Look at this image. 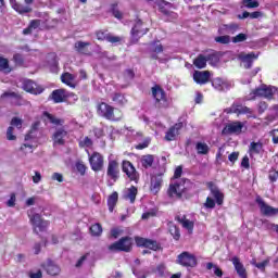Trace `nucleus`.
Listing matches in <instances>:
<instances>
[{
	"label": "nucleus",
	"instance_id": "nucleus-1",
	"mask_svg": "<svg viewBox=\"0 0 278 278\" xmlns=\"http://www.w3.org/2000/svg\"><path fill=\"white\" fill-rule=\"evenodd\" d=\"M187 184H189L188 180L173 179L167 189V195L169 199H181L186 192Z\"/></svg>",
	"mask_w": 278,
	"mask_h": 278
},
{
	"label": "nucleus",
	"instance_id": "nucleus-2",
	"mask_svg": "<svg viewBox=\"0 0 278 278\" xmlns=\"http://www.w3.org/2000/svg\"><path fill=\"white\" fill-rule=\"evenodd\" d=\"M28 217L30 220V224L33 225L34 231L38 233H45L47 231V228L49 227V222L42 219L40 214L34 213V208L28 211Z\"/></svg>",
	"mask_w": 278,
	"mask_h": 278
},
{
	"label": "nucleus",
	"instance_id": "nucleus-3",
	"mask_svg": "<svg viewBox=\"0 0 278 278\" xmlns=\"http://www.w3.org/2000/svg\"><path fill=\"white\" fill-rule=\"evenodd\" d=\"M132 244L134 239L131 237H123L118 241L109 245V251H112V253H118L121 251H124V253H129Z\"/></svg>",
	"mask_w": 278,
	"mask_h": 278
},
{
	"label": "nucleus",
	"instance_id": "nucleus-4",
	"mask_svg": "<svg viewBox=\"0 0 278 278\" xmlns=\"http://www.w3.org/2000/svg\"><path fill=\"white\" fill-rule=\"evenodd\" d=\"M108 186H114L121 177V169H118V162L116 160H109L106 168Z\"/></svg>",
	"mask_w": 278,
	"mask_h": 278
},
{
	"label": "nucleus",
	"instance_id": "nucleus-5",
	"mask_svg": "<svg viewBox=\"0 0 278 278\" xmlns=\"http://www.w3.org/2000/svg\"><path fill=\"white\" fill-rule=\"evenodd\" d=\"M128 131V136H130V142H139L135 146V149L138 151H142V149H147L149 144H151V138L148 137L142 140V132L132 129H129Z\"/></svg>",
	"mask_w": 278,
	"mask_h": 278
},
{
	"label": "nucleus",
	"instance_id": "nucleus-6",
	"mask_svg": "<svg viewBox=\"0 0 278 278\" xmlns=\"http://www.w3.org/2000/svg\"><path fill=\"white\" fill-rule=\"evenodd\" d=\"M142 20H135V24L130 30L132 42H138L142 36H147L149 34V28H142Z\"/></svg>",
	"mask_w": 278,
	"mask_h": 278
},
{
	"label": "nucleus",
	"instance_id": "nucleus-7",
	"mask_svg": "<svg viewBox=\"0 0 278 278\" xmlns=\"http://www.w3.org/2000/svg\"><path fill=\"white\" fill-rule=\"evenodd\" d=\"M97 112L102 118H105L106 121H118V117L114 115V106L105 102H102L98 105Z\"/></svg>",
	"mask_w": 278,
	"mask_h": 278
},
{
	"label": "nucleus",
	"instance_id": "nucleus-8",
	"mask_svg": "<svg viewBox=\"0 0 278 278\" xmlns=\"http://www.w3.org/2000/svg\"><path fill=\"white\" fill-rule=\"evenodd\" d=\"M277 92V88L273 86L262 85L261 87L256 88L252 92L251 99H255V97H263L264 99H273V96Z\"/></svg>",
	"mask_w": 278,
	"mask_h": 278
},
{
	"label": "nucleus",
	"instance_id": "nucleus-9",
	"mask_svg": "<svg viewBox=\"0 0 278 278\" xmlns=\"http://www.w3.org/2000/svg\"><path fill=\"white\" fill-rule=\"evenodd\" d=\"M177 263L185 268H194L197 266V256L190 252H182L178 255Z\"/></svg>",
	"mask_w": 278,
	"mask_h": 278
},
{
	"label": "nucleus",
	"instance_id": "nucleus-10",
	"mask_svg": "<svg viewBox=\"0 0 278 278\" xmlns=\"http://www.w3.org/2000/svg\"><path fill=\"white\" fill-rule=\"evenodd\" d=\"M87 155L89 157V164L91 166V169H93L96 173H99V170L103 169V155L99 152H93L90 154V151L86 150Z\"/></svg>",
	"mask_w": 278,
	"mask_h": 278
},
{
	"label": "nucleus",
	"instance_id": "nucleus-11",
	"mask_svg": "<svg viewBox=\"0 0 278 278\" xmlns=\"http://www.w3.org/2000/svg\"><path fill=\"white\" fill-rule=\"evenodd\" d=\"M164 52V46H162L160 43V41H154V42H151L150 46H149V53H150V58L152 60H157L159 62H168V59H161L159 56L160 53H163Z\"/></svg>",
	"mask_w": 278,
	"mask_h": 278
},
{
	"label": "nucleus",
	"instance_id": "nucleus-12",
	"mask_svg": "<svg viewBox=\"0 0 278 278\" xmlns=\"http://www.w3.org/2000/svg\"><path fill=\"white\" fill-rule=\"evenodd\" d=\"M242 129H244V123L232 122V123L226 125V127L223 129L222 134L224 136H231V134H236L237 136H240V134H242Z\"/></svg>",
	"mask_w": 278,
	"mask_h": 278
},
{
	"label": "nucleus",
	"instance_id": "nucleus-13",
	"mask_svg": "<svg viewBox=\"0 0 278 278\" xmlns=\"http://www.w3.org/2000/svg\"><path fill=\"white\" fill-rule=\"evenodd\" d=\"M135 242L137 247H144V249H150L151 251H157L160 250V243L155 240L142 238V237H136Z\"/></svg>",
	"mask_w": 278,
	"mask_h": 278
},
{
	"label": "nucleus",
	"instance_id": "nucleus-14",
	"mask_svg": "<svg viewBox=\"0 0 278 278\" xmlns=\"http://www.w3.org/2000/svg\"><path fill=\"white\" fill-rule=\"evenodd\" d=\"M22 88L30 94H42V92H45V89L41 86H38V84L30 79H25Z\"/></svg>",
	"mask_w": 278,
	"mask_h": 278
},
{
	"label": "nucleus",
	"instance_id": "nucleus-15",
	"mask_svg": "<svg viewBox=\"0 0 278 278\" xmlns=\"http://www.w3.org/2000/svg\"><path fill=\"white\" fill-rule=\"evenodd\" d=\"M181 129H184V122L176 123L165 132V140L167 142L177 140V136H179V131H181Z\"/></svg>",
	"mask_w": 278,
	"mask_h": 278
},
{
	"label": "nucleus",
	"instance_id": "nucleus-16",
	"mask_svg": "<svg viewBox=\"0 0 278 278\" xmlns=\"http://www.w3.org/2000/svg\"><path fill=\"white\" fill-rule=\"evenodd\" d=\"M256 203L261 210V214H263V216H276L278 208H275L268 204H266V202H264V200L261 197L256 198Z\"/></svg>",
	"mask_w": 278,
	"mask_h": 278
},
{
	"label": "nucleus",
	"instance_id": "nucleus-17",
	"mask_svg": "<svg viewBox=\"0 0 278 278\" xmlns=\"http://www.w3.org/2000/svg\"><path fill=\"white\" fill-rule=\"evenodd\" d=\"M122 170L125 173V175H127L130 181H138V172L131 162L123 161Z\"/></svg>",
	"mask_w": 278,
	"mask_h": 278
},
{
	"label": "nucleus",
	"instance_id": "nucleus-18",
	"mask_svg": "<svg viewBox=\"0 0 278 278\" xmlns=\"http://www.w3.org/2000/svg\"><path fill=\"white\" fill-rule=\"evenodd\" d=\"M36 147H38V139H31V134H27L25 136V142L21 147V151H23L24 155H27V153H34Z\"/></svg>",
	"mask_w": 278,
	"mask_h": 278
},
{
	"label": "nucleus",
	"instance_id": "nucleus-19",
	"mask_svg": "<svg viewBox=\"0 0 278 278\" xmlns=\"http://www.w3.org/2000/svg\"><path fill=\"white\" fill-rule=\"evenodd\" d=\"M68 138V131L64 128H59L52 135V141L54 146L62 147L65 144L66 139Z\"/></svg>",
	"mask_w": 278,
	"mask_h": 278
},
{
	"label": "nucleus",
	"instance_id": "nucleus-20",
	"mask_svg": "<svg viewBox=\"0 0 278 278\" xmlns=\"http://www.w3.org/2000/svg\"><path fill=\"white\" fill-rule=\"evenodd\" d=\"M206 186H207L208 190L211 191L212 197L215 199V202L217 203V205H223L225 195L223 194V192H220V190L218 189L216 184H214V181H208V182H206Z\"/></svg>",
	"mask_w": 278,
	"mask_h": 278
},
{
	"label": "nucleus",
	"instance_id": "nucleus-21",
	"mask_svg": "<svg viewBox=\"0 0 278 278\" xmlns=\"http://www.w3.org/2000/svg\"><path fill=\"white\" fill-rule=\"evenodd\" d=\"M212 86L215 90H218V92H225L227 90H230V88L233 86L231 81L223 78H214L212 80Z\"/></svg>",
	"mask_w": 278,
	"mask_h": 278
},
{
	"label": "nucleus",
	"instance_id": "nucleus-22",
	"mask_svg": "<svg viewBox=\"0 0 278 278\" xmlns=\"http://www.w3.org/2000/svg\"><path fill=\"white\" fill-rule=\"evenodd\" d=\"M71 97V92L66 91V89H56L53 90L50 98L54 103H64Z\"/></svg>",
	"mask_w": 278,
	"mask_h": 278
},
{
	"label": "nucleus",
	"instance_id": "nucleus-23",
	"mask_svg": "<svg viewBox=\"0 0 278 278\" xmlns=\"http://www.w3.org/2000/svg\"><path fill=\"white\" fill-rule=\"evenodd\" d=\"M152 97L155 99L156 103L166 106V92L160 86H154L152 88Z\"/></svg>",
	"mask_w": 278,
	"mask_h": 278
},
{
	"label": "nucleus",
	"instance_id": "nucleus-24",
	"mask_svg": "<svg viewBox=\"0 0 278 278\" xmlns=\"http://www.w3.org/2000/svg\"><path fill=\"white\" fill-rule=\"evenodd\" d=\"M238 60H240V62L243 64V68H251V66H253V62L257 60V54H255V52L248 54L240 53L238 55Z\"/></svg>",
	"mask_w": 278,
	"mask_h": 278
},
{
	"label": "nucleus",
	"instance_id": "nucleus-25",
	"mask_svg": "<svg viewBox=\"0 0 278 278\" xmlns=\"http://www.w3.org/2000/svg\"><path fill=\"white\" fill-rule=\"evenodd\" d=\"M237 31H240V24H236V23L223 24L218 28L219 35H233V34H237Z\"/></svg>",
	"mask_w": 278,
	"mask_h": 278
},
{
	"label": "nucleus",
	"instance_id": "nucleus-26",
	"mask_svg": "<svg viewBox=\"0 0 278 278\" xmlns=\"http://www.w3.org/2000/svg\"><path fill=\"white\" fill-rule=\"evenodd\" d=\"M163 181L164 180L162 179V174L153 175L151 177L150 191L152 192V194H157V192L162 190Z\"/></svg>",
	"mask_w": 278,
	"mask_h": 278
},
{
	"label": "nucleus",
	"instance_id": "nucleus-27",
	"mask_svg": "<svg viewBox=\"0 0 278 278\" xmlns=\"http://www.w3.org/2000/svg\"><path fill=\"white\" fill-rule=\"evenodd\" d=\"M230 262L232 263L235 270L240 278H248L247 268H244V264L240 262L238 256H233Z\"/></svg>",
	"mask_w": 278,
	"mask_h": 278
},
{
	"label": "nucleus",
	"instance_id": "nucleus-28",
	"mask_svg": "<svg viewBox=\"0 0 278 278\" xmlns=\"http://www.w3.org/2000/svg\"><path fill=\"white\" fill-rule=\"evenodd\" d=\"M250 157L264 153V143L262 141H252L249 146Z\"/></svg>",
	"mask_w": 278,
	"mask_h": 278
},
{
	"label": "nucleus",
	"instance_id": "nucleus-29",
	"mask_svg": "<svg viewBox=\"0 0 278 278\" xmlns=\"http://www.w3.org/2000/svg\"><path fill=\"white\" fill-rule=\"evenodd\" d=\"M193 81H195V84H200L201 86H203V84H207V81H210V73L207 71H195L193 73Z\"/></svg>",
	"mask_w": 278,
	"mask_h": 278
},
{
	"label": "nucleus",
	"instance_id": "nucleus-30",
	"mask_svg": "<svg viewBox=\"0 0 278 278\" xmlns=\"http://www.w3.org/2000/svg\"><path fill=\"white\" fill-rule=\"evenodd\" d=\"M227 114H252L253 111L249 106L233 104L230 109H226Z\"/></svg>",
	"mask_w": 278,
	"mask_h": 278
},
{
	"label": "nucleus",
	"instance_id": "nucleus-31",
	"mask_svg": "<svg viewBox=\"0 0 278 278\" xmlns=\"http://www.w3.org/2000/svg\"><path fill=\"white\" fill-rule=\"evenodd\" d=\"M43 268H46V271L48 275H51L52 277H55V275H60V267L53 263V261L48 260L47 264H43Z\"/></svg>",
	"mask_w": 278,
	"mask_h": 278
},
{
	"label": "nucleus",
	"instance_id": "nucleus-32",
	"mask_svg": "<svg viewBox=\"0 0 278 278\" xmlns=\"http://www.w3.org/2000/svg\"><path fill=\"white\" fill-rule=\"evenodd\" d=\"M74 47L77 53H80L81 55H90V50H88V47H90V42L77 41Z\"/></svg>",
	"mask_w": 278,
	"mask_h": 278
},
{
	"label": "nucleus",
	"instance_id": "nucleus-33",
	"mask_svg": "<svg viewBox=\"0 0 278 278\" xmlns=\"http://www.w3.org/2000/svg\"><path fill=\"white\" fill-rule=\"evenodd\" d=\"M48 64L52 73H58V54L51 52L47 55Z\"/></svg>",
	"mask_w": 278,
	"mask_h": 278
},
{
	"label": "nucleus",
	"instance_id": "nucleus-34",
	"mask_svg": "<svg viewBox=\"0 0 278 278\" xmlns=\"http://www.w3.org/2000/svg\"><path fill=\"white\" fill-rule=\"evenodd\" d=\"M136 197H138V188L131 186L130 188L126 189L124 199L130 201V203H136Z\"/></svg>",
	"mask_w": 278,
	"mask_h": 278
},
{
	"label": "nucleus",
	"instance_id": "nucleus-35",
	"mask_svg": "<svg viewBox=\"0 0 278 278\" xmlns=\"http://www.w3.org/2000/svg\"><path fill=\"white\" fill-rule=\"evenodd\" d=\"M43 118L46 123H51L52 125H64V119L58 118L49 112H43Z\"/></svg>",
	"mask_w": 278,
	"mask_h": 278
},
{
	"label": "nucleus",
	"instance_id": "nucleus-36",
	"mask_svg": "<svg viewBox=\"0 0 278 278\" xmlns=\"http://www.w3.org/2000/svg\"><path fill=\"white\" fill-rule=\"evenodd\" d=\"M178 223L182 225L184 229H187L189 233H192V230L194 229V222L187 219L186 216L182 217H176Z\"/></svg>",
	"mask_w": 278,
	"mask_h": 278
},
{
	"label": "nucleus",
	"instance_id": "nucleus-37",
	"mask_svg": "<svg viewBox=\"0 0 278 278\" xmlns=\"http://www.w3.org/2000/svg\"><path fill=\"white\" fill-rule=\"evenodd\" d=\"M116 203H118V192L114 191L108 198V207L110 212H114V208L116 207Z\"/></svg>",
	"mask_w": 278,
	"mask_h": 278
},
{
	"label": "nucleus",
	"instance_id": "nucleus-38",
	"mask_svg": "<svg viewBox=\"0 0 278 278\" xmlns=\"http://www.w3.org/2000/svg\"><path fill=\"white\" fill-rule=\"evenodd\" d=\"M193 66L195 68H205L207 66V56L200 54L198 58L194 59L193 61Z\"/></svg>",
	"mask_w": 278,
	"mask_h": 278
},
{
	"label": "nucleus",
	"instance_id": "nucleus-39",
	"mask_svg": "<svg viewBox=\"0 0 278 278\" xmlns=\"http://www.w3.org/2000/svg\"><path fill=\"white\" fill-rule=\"evenodd\" d=\"M5 97L11 98V103H13V105H24L25 103V100H23V98L16 93H3L2 99Z\"/></svg>",
	"mask_w": 278,
	"mask_h": 278
},
{
	"label": "nucleus",
	"instance_id": "nucleus-40",
	"mask_svg": "<svg viewBox=\"0 0 278 278\" xmlns=\"http://www.w3.org/2000/svg\"><path fill=\"white\" fill-rule=\"evenodd\" d=\"M61 81L66 86H70V88H75V76H73L71 73L63 74L61 76Z\"/></svg>",
	"mask_w": 278,
	"mask_h": 278
},
{
	"label": "nucleus",
	"instance_id": "nucleus-41",
	"mask_svg": "<svg viewBox=\"0 0 278 278\" xmlns=\"http://www.w3.org/2000/svg\"><path fill=\"white\" fill-rule=\"evenodd\" d=\"M195 151L198 155H207L210 153V146L205 142H198L195 144Z\"/></svg>",
	"mask_w": 278,
	"mask_h": 278
},
{
	"label": "nucleus",
	"instance_id": "nucleus-42",
	"mask_svg": "<svg viewBox=\"0 0 278 278\" xmlns=\"http://www.w3.org/2000/svg\"><path fill=\"white\" fill-rule=\"evenodd\" d=\"M153 162H155V157L151 154H147L141 157V165L143 168H151V166H153Z\"/></svg>",
	"mask_w": 278,
	"mask_h": 278
},
{
	"label": "nucleus",
	"instance_id": "nucleus-43",
	"mask_svg": "<svg viewBox=\"0 0 278 278\" xmlns=\"http://www.w3.org/2000/svg\"><path fill=\"white\" fill-rule=\"evenodd\" d=\"M38 27H40V20L30 21L28 27L23 30L24 36H28V34H31L33 29H38Z\"/></svg>",
	"mask_w": 278,
	"mask_h": 278
},
{
	"label": "nucleus",
	"instance_id": "nucleus-44",
	"mask_svg": "<svg viewBox=\"0 0 278 278\" xmlns=\"http://www.w3.org/2000/svg\"><path fill=\"white\" fill-rule=\"evenodd\" d=\"M89 231L91 236L99 238V236L103 233V227L101 226V224L97 223L89 228Z\"/></svg>",
	"mask_w": 278,
	"mask_h": 278
},
{
	"label": "nucleus",
	"instance_id": "nucleus-45",
	"mask_svg": "<svg viewBox=\"0 0 278 278\" xmlns=\"http://www.w3.org/2000/svg\"><path fill=\"white\" fill-rule=\"evenodd\" d=\"M132 274L135 275V277L137 278H147L150 275V271L144 268V269H138L136 267H132Z\"/></svg>",
	"mask_w": 278,
	"mask_h": 278
},
{
	"label": "nucleus",
	"instance_id": "nucleus-46",
	"mask_svg": "<svg viewBox=\"0 0 278 278\" xmlns=\"http://www.w3.org/2000/svg\"><path fill=\"white\" fill-rule=\"evenodd\" d=\"M168 230L169 233L173 236L174 240H179L181 235L179 233V228H177L176 225H174L173 223H168Z\"/></svg>",
	"mask_w": 278,
	"mask_h": 278
},
{
	"label": "nucleus",
	"instance_id": "nucleus-47",
	"mask_svg": "<svg viewBox=\"0 0 278 278\" xmlns=\"http://www.w3.org/2000/svg\"><path fill=\"white\" fill-rule=\"evenodd\" d=\"M14 10L18 14H29V12H31V7H29L28 4H18L17 7H15Z\"/></svg>",
	"mask_w": 278,
	"mask_h": 278
},
{
	"label": "nucleus",
	"instance_id": "nucleus-48",
	"mask_svg": "<svg viewBox=\"0 0 278 278\" xmlns=\"http://www.w3.org/2000/svg\"><path fill=\"white\" fill-rule=\"evenodd\" d=\"M111 12H112V14H113V16H114L115 18H118V21H121V20L123 18V13L119 12V10H118V4H117V3H113V4L111 5Z\"/></svg>",
	"mask_w": 278,
	"mask_h": 278
},
{
	"label": "nucleus",
	"instance_id": "nucleus-49",
	"mask_svg": "<svg viewBox=\"0 0 278 278\" xmlns=\"http://www.w3.org/2000/svg\"><path fill=\"white\" fill-rule=\"evenodd\" d=\"M215 42H218L219 45H229L231 42V37L229 35H223L215 37Z\"/></svg>",
	"mask_w": 278,
	"mask_h": 278
},
{
	"label": "nucleus",
	"instance_id": "nucleus-50",
	"mask_svg": "<svg viewBox=\"0 0 278 278\" xmlns=\"http://www.w3.org/2000/svg\"><path fill=\"white\" fill-rule=\"evenodd\" d=\"M112 101H114V103H117L118 105H124V103H127L125 96L121 93H115L112 98Z\"/></svg>",
	"mask_w": 278,
	"mask_h": 278
},
{
	"label": "nucleus",
	"instance_id": "nucleus-51",
	"mask_svg": "<svg viewBox=\"0 0 278 278\" xmlns=\"http://www.w3.org/2000/svg\"><path fill=\"white\" fill-rule=\"evenodd\" d=\"M0 71H4L7 73H10V63L8 59L0 56Z\"/></svg>",
	"mask_w": 278,
	"mask_h": 278
},
{
	"label": "nucleus",
	"instance_id": "nucleus-52",
	"mask_svg": "<svg viewBox=\"0 0 278 278\" xmlns=\"http://www.w3.org/2000/svg\"><path fill=\"white\" fill-rule=\"evenodd\" d=\"M248 38H249V36H247V34L240 33L237 36L232 37L231 41L235 45H238V42H244Z\"/></svg>",
	"mask_w": 278,
	"mask_h": 278
},
{
	"label": "nucleus",
	"instance_id": "nucleus-53",
	"mask_svg": "<svg viewBox=\"0 0 278 278\" xmlns=\"http://www.w3.org/2000/svg\"><path fill=\"white\" fill-rule=\"evenodd\" d=\"M243 5L248 9L260 8L257 0H243Z\"/></svg>",
	"mask_w": 278,
	"mask_h": 278
},
{
	"label": "nucleus",
	"instance_id": "nucleus-54",
	"mask_svg": "<svg viewBox=\"0 0 278 278\" xmlns=\"http://www.w3.org/2000/svg\"><path fill=\"white\" fill-rule=\"evenodd\" d=\"M38 127H40V122H35L33 124L31 130L28 132L31 135L33 140H38V138H36V132L38 131Z\"/></svg>",
	"mask_w": 278,
	"mask_h": 278
},
{
	"label": "nucleus",
	"instance_id": "nucleus-55",
	"mask_svg": "<svg viewBox=\"0 0 278 278\" xmlns=\"http://www.w3.org/2000/svg\"><path fill=\"white\" fill-rule=\"evenodd\" d=\"M204 207H206V210H214V207H216V201H214V199L207 197L206 202L204 203Z\"/></svg>",
	"mask_w": 278,
	"mask_h": 278
},
{
	"label": "nucleus",
	"instance_id": "nucleus-56",
	"mask_svg": "<svg viewBox=\"0 0 278 278\" xmlns=\"http://www.w3.org/2000/svg\"><path fill=\"white\" fill-rule=\"evenodd\" d=\"M79 147H92V139H90L89 137H85L83 140L79 141Z\"/></svg>",
	"mask_w": 278,
	"mask_h": 278
},
{
	"label": "nucleus",
	"instance_id": "nucleus-57",
	"mask_svg": "<svg viewBox=\"0 0 278 278\" xmlns=\"http://www.w3.org/2000/svg\"><path fill=\"white\" fill-rule=\"evenodd\" d=\"M122 235H123V229H121V228H112L111 229V238H114V240H116Z\"/></svg>",
	"mask_w": 278,
	"mask_h": 278
},
{
	"label": "nucleus",
	"instance_id": "nucleus-58",
	"mask_svg": "<svg viewBox=\"0 0 278 278\" xmlns=\"http://www.w3.org/2000/svg\"><path fill=\"white\" fill-rule=\"evenodd\" d=\"M11 125L12 127H16L17 129H21V127H23V121H21V118L18 117H13L11 121Z\"/></svg>",
	"mask_w": 278,
	"mask_h": 278
},
{
	"label": "nucleus",
	"instance_id": "nucleus-59",
	"mask_svg": "<svg viewBox=\"0 0 278 278\" xmlns=\"http://www.w3.org/2000/svg\"><path fill=\"white\" fill-rule=\"evenodd\" d=\"M13 60L16 66H23V63H24L23 54H18V53L14 54Z\"/></svg>",
	"mask_w": 278,
	"mask_h": 278
},
{
	"label": "nucleus",
	"instance_id": "nucleus-60",
	"mask_svg": "<svg viewBox=\"0 0 278 278\" xmlns=\"http://www.w3.org/2000/svg\"><path fill=\"white\" fill-rule=\"evenodd\" d=\"M8 207H14L16 205V193H11L10 199L7 201Z\"/></svg>",
	"mask_w": 278,
	"mask_h": 278
},
{
	"label": "nucleus",
	"instance_id": "nucleus-61",
	"mask_svg": "<svg viewBox=\"0 0 278 278\" xmlns=\"http://www.w3.org/2000/svg\"><path fill=\"white\" fill-rule=\"evenodd\" d=\"M122 38L118 37V36H112V35H109L106 37V42H111L112 45L116 43V42H121Z\"/></svg>",
	"mask_w": 278,
	"mask_h": 278
},
{
	"label": "nucleus",
	"instance_id": "nucleus-62",
	"mask_svg": "<svg viewBox=\"0 0 278 278\" xmlns=\"http://www.w3.org/2000/svg\"><path fill=\"white\" fill-rule=\"evenodd\" d=\"M34 173L35 175L33 176V182L40 184V181H42V174H40L38 170H35Z\"/></svg>",
	"mask_w": 278,
	"mask_h": 278
},
{
	"label": "nucleus",
	"instance_id": "nucleus-63",
	"mask_svg": "<svg viewBox=\"0 0 278 278\" xmlns=\"http://www.w3.org/2000/svg\"><path fill=\"white\" fill-rule=\"evenodd\" d=\"M76 170H78L80 175H86V165H84V163H76Z\"/></svg>",
	"mask_w": 278,
	"mask_h": 278
},
{
	"label": "nucleus",
	"instance_id": "nucleus-64",
	"mask_svg": "<svg viewBox=\"0 0 278 278\" xmlns=\"http://www.w3.org/2000/svg\"><path fill=\"white\" fill-rule=\"evenodd\" d=\"M270 136L273 138L274 144H278V129H274L270 131Z\"/></svg>",
	"mask_w": 278,
	"mask_h": 278
}]
</instances>
